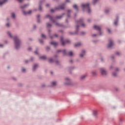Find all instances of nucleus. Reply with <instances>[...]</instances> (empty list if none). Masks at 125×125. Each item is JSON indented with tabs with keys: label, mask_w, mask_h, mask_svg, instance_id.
I'll return each instance as SVG.
<instances>
[{
	"label": "nucleus",
	"mask_w": 125,
	"mask_h": 125,
	"mask_svg": "<svg viewBox=\"0 0 125 125\" xmlns=\"http://www.w3.org/2000/svg\"><path fill=\"white\" fill-rule=\"evenodd\" d=\"M14 41H15V46L16 49H18L20 47V44L21 42H20V40L17 38V37H14Z\"/></svg>",
	"instance_id": "f257e3e1"
},
{
	"label": "nucleus",
	"mask_w": 125,
	"mask_h": 125,
	"mask_svg": "<svg viewBox=\"0 0 125 125\" xmlns=\"http://www.w3.org/2000/svg\"><path fill=\"white\" fill-rule=\"evenodd\" d=\"M82 7H83V9H84V8H86L87 10L88 11V13H89L90 12V9L89 8V3H87L86 4H82Z\"/></svg>",
	"instance_id": "f03ea898"
},
{
	"label": "nucleus",
	"mask_w": 125,
	"mask_h": 125,
	"mask_svg": "<svg viewBox=\"0 0 125 125\" xmlns=\"http://www.w3.org/2000/svg\"><path fill=\"white\" fill-rule=\"evenodd\" d=\"M63 37H61V42H62V45H65V43H69V42H71L69 40H66L65 41H63Z\"/></svg>",
	"instance_id": "7ed1b4c3"
},
{
	"label": "nucleus",
	"mask_w": 125,
	"mask_h": 125,
	"mask_svg": "<svg viewBox=\"0 0 125 125\" xmlns=\"http://www.w3.org/2000/svg\"><path fill=\"white\" fill-rule=\"evenodd\" d=\"M93 28L95 29V30H97L99 31L100 36H101L102 35V33L101 32V27L98 25H94Z\"/></svg>",
	"instance_id": "20e7f679"
},
{
	"label": "nucleus",
	"mask_w": 125,
	"mask_h": 125,
	"mask_svg": "<svg viewBox=\"0 0 125 125\" xmlns=\"http://www.w3.org/2000/svg\"><path fill=\"white\" fill-rule=\"evenodd\" d=\"M56 9H64V5L60 6L58 8H55V9H51L50 10V11L51 12H54V10H56Z\"/></svg>",
	"instance_id": "39448f33"
},
{
	"label": "nucleus",
	"mask_w": 125,
	"mask_h": 125,
	"mask_svg": "<svg viewBox=\"0 0 125 125\" xmlns=\"http://www.w3.org/2000/svg\"><path fill=\"white\" fill-rule=\"evenodd\" d=\"M46 18H49V19H50V20H51V21H52V22H53V23H55V21H54V20H53L52 19V17H51L50 15H47L45 17Z\"/></svg>",
	"instance_id": "423d86ee"
},
{
	"label": "nucleus",
	"mask_w": 125,
	"mask_h": 125,
	"mask_svg": "<svg viewBox=\"0 0 125 125\" xmlns=\"http://www.w3.org/2000/svg\"><path fill=\"white\" fill-rule=\"evenodd\" d=\"M101 72L102 75H103L104 76L107 75V72H106V70H105V69H104V68L101 69Z\"/></svg>",
	"instance_id": "0eeeda50"
},
{
	"label": "nucleus",
	"mask_w": 125,
	"mask_h": 125,
	"mask_svg": "<svg viewBox=\"0 0 125 125\" xmlns=\"http://www.w3.org/2000/svg\"><path fill=\"white\" fill-rule=\"evenodd\" d=\"M65 82H68V83H65L66 85H70L71 84V80L70 79L66 78H65Z\"/></svg>",
	"instance_id": "6e6552de"
},
{
	"label": "nucleus",
	"mask_w": 125,
	"mask_h": 125,
	"mask_svg": "<svg viewBox=\"0 0 125 125\" xmlns=\"http://www.w3.org/2000/svg\"><path fill=\"white\" fill-rule=\"evenodd\" d=\"M112 46H113V41H112V40H109L107 47H112Z\"/></svg>",
	"instance_id": "1a4fd4ad"
},
{
	"label": "nucleus",
	"mask_w": 125,
	"mask_h": 125,
	"mask_svg": "<svg viewBox=\"0 0 125 125\" xmlns=\"http://www.w3.org/2000/svg\"><path fill=\"white\" fill-rule=\"evenodd\" d=\"M22 13L24 15H27V14H31V13H32V11L29 10L27 13L25 12V11H23Z\"/></svg>",
	"instance_id": "9d476101"
},
{
	"label": "nucleus",
	"mask_w": 125,
	"mask_h": 125,
	"mask_svg": "<svg viewBox=\"0 0 125 125\" xmlns=\"http://www.w3.org/2000/svg\"><path fill=\"white\" fill-rule=\"evenodd\" d=\"M50 43L51 44H52V45H54V46H57V45H58V43L56 42H50Z\"/></svg>",
	"instance_id": "9b49d317"
},
{
	"label": "nucleus",
	"mask_w": 125,
	"mask_h": 125,
	"mask_svg": "<svg viewBox=\"0 0 125 125\" xmlns=\"http://www.w3.org/2000/svg\"><path fill=\"white\" fill-rule=\"evenodd\" d=\"M61 51L62 52L63 54H64V55H65L66 54V50H58L57 51V52H61Z\"/></svg>",
	"instance_id": "f8f14e48"
},
{
	"label": "nucleus",
	"mask_w": 125,
	"mask_h": 125,
	"mask_svg": "<svg viewBox=\"0 0 125 125\" xmlns=\"http://www.w3.org/2000/svg\"><path fill=\"white\" fill-rule=\"evenodd\" d=\"M84 53H85V51L83 50L82 51V53L80 55V57H83V55H84Z\"/></svg>",
	"instance_id": "ddd939ff"
},
{
	"label": "nucleus",
	"mask_w": 125,
	"mask_h": 125,
	"mask_svg": "<svg viewBox=\"0 0 125 125\" xmlns=\"http://www.w3.org/2000/svg\"><path fill=\"white\" fill-rule=\"evenodd\" d=\"M82 45V43H77L74 44V46L75 47H79V46H81Z\"/></svg>",
	"instance_id": "4468645a"
},
{
	"label": "nucleus",
	"mask_w": 125,
	"mask_h": 125,
	"mask_svg": "<svg viewBox=\"0 0 125 125\" xmlns=\"http://www.w3.org/2000/svg\"><path fill=\"white\" fill-rule=\"evenodd\" d=\"M63 15H65V14H62V16H58L56 17L57 19H61L63 17Z\"/></svg>",
	"instance_id": "2eb2a0df"
},
{
	"label": "nucleus",
	"mask_w": 125,
	"mask_h": 125,
	"mask_svg": "<svg viewBox=\"0 0 125 125\" xmlns=\"http://www.w3.org/2000/svg\"><path fill=\"white\" fill-rule=\"evenodd\" d=\"M42 1H41L40 2V4H39V10H42Z\"/></svg>",
	"instance_id": "dca6fc26"
},
{
	"label": "nucleus",
	"mask_w": 125,
	"mask_h": 125,
	"mask_svg": "<svg viewBox=\"0 0 125 125\" xmlns=\"http://www.w3.org/2000/svg\"><path fill=\"white\" fill-rule=\"evenodd\" d=\"M38 68V64H35L33 67V70L35 71Z\"/></svg>",
	"instance_id": "f3484780"
},
{
	"label": "nucleus",
	"mask_w": 125,
	"mask_h": 125,
	"mask_svg": "<svg viewBox=\"0 0 125 125\" xmlns=\"http://www.w3.org/2000/svg\"><path fill=\"white\" fill-rule=\"evenodd\" d=\"M39 58L40 59H43V60H45V59H46V57L44 56H42L40 57Z\"/></svg>",
	"instance_id": "a211bd4d"
},
{
	"label": "nucleus",
	"mask_w": 125,
	"mask_h": 125,
	"mask_svg": "<svg viewBox=\"0 0 125 125\" xmlns=\"http://www.w3.org/2000/svg\"><path fill=\"white\" fill-rule=\"evenodd\" d=\"M7 1V0H3L2 2H0V5H2L3 3H5Z\"/></svg>",
	"instance_id": "6ab92c4d"
},
{
	"label": "nucleus",
	"mask_w": 125,
	"mask_h": 125,
	"mask_svg": "<svg viewBox=\"0 0 125 125\" xmlns=\"http://www.w3.org/2000/svg\"><path fill=\"white\" fill-rule=\"evenodd\" d=\"M83 22V20H80V21H77V24H82Z\"/></svg>",
	"instance_id": "aec40b11"
},
{
	"label": "nucleus",
	"mask_w": 125,
	"mask_h": 125,
	"mask_svg": "<svg viewBox=\"0 0 125 125\" xmlns=\"http://www.w3.org/2000/svg\"><path fill=\"white\" fill-rule=\"evenodd\" d=\"M29 5L28 4H25L24 6H21V8H25L26 6H28Z\"/></svg>",
	"instance_id": "412c9836"
},
{
	"label": "nucleus",
	"mask_w": 125,
	"mask_h": 125,
	"mask_svg": "<svg viewBox=\"0 0 125 125\" xmlns=\"http://www.w3.org/2000/svg\"><path fill=\"white\" fill-rule=\"evenodd\" d=\"M73 8L76 9V10H78V6H77L76 4L73 5Z\"/></svg>",
	"instance_id": "4be33fe9"
},
{
	"label": "nucleus",
	"mask_w": 125,
	"mask_h": 125,
	"mask_svg": "<svg viewBox=\"0 0 125 125\" xmlns=\"http://www.w3.org/2000/svg\"><path fill=\"white\" fill-rule=\"evenodd\" d=\"M93 114L94 115V116H96V115H97V111L95 110L93 111Z\"/></svg>",
	"instance_id": "5701e85b"
},
{
	"label": "nucleus",
	"mask_w": 125,
	"mask_h": 125,
	"mask_svg": "<svg viewBox=\"0 0 125 125\" xmlns=\"http://www.w3.org/2000/svg\"><path fill=\"white\" fill-rule=\"evenodd\" d=\"M46 25H47V28H50V27H51V24H50V23H47Z\"/></svg>",
	"instance_id": "b1692460"
},
{
	"label": "nucleus",
	"mask_w": 125,
	"mask_h": 125,
	"mask_svg": "<svg viewBox=\"0 0 125 125\" xmlns=\"http://www.w3.org/2000/svg\"><path fill=\"white\" fill-rule=\"evenodd\" d=\"M68 55H69V56H72V55H73V52L70 51V52L68 53Z\"/></svg>",
	"instance_id": "393cba45"
},
{
	"label": "nucleus",
	"mask_w": 125,
	"mask_h": 125,
	"mask_svg": "<svg viewBox=\"0 0 125 125\" xmlns=\"http://www.w3.org/2000/svg\"><path fill=\"white\" fill-rule=\"evenodd\" d=\"M52 85H53V86H54V85H56V82H52Z\"/></svg>",
	"instance_id": "a878e982"
},
{
	"label": "nucleus",
	"mask_w": 125,
	"mask_h": 125,
	"mask_svg": "<svg viewBox=\"0 0 125 125\" xmlns=\"http://www.w3.org/2000/svg\"><path fill=\"white\" fill-rule=\"evenodd\" d=\"M48 62H49L50 63H51V62H53V60L52 59H49Z\"/></svg>",
	"instance_id": "bb28decb"
},
{
	"label": "nucleus",
	"mask_w": 125,
	"mask_h": 125,
	"mask_svg": "<svg viewBox=\"0 0 125 125\" xmlns=\"http://www.w3.org/2000/svg\"><path fill=\"white\" fill-rule=\"evenodd\" d=\"M12 17L13 19L15 18V14H14V13H12Z\"/></svg>",
	"instance_id": "cd10ccee"
},
{
	"label": "nucleus",
	"mask_w": 125,
	"mask_h": 125,
	"mask_svg": "<svg viewBox=\"0 0 125 125\" xmlns=\"http://www.w3.org/2000/svg\"><path fill=\"white\" fill-rule=\"evenodd\" d=\"M41 37L42 38H43V39H45L46 37H45V35H44V34H41Z\"/></svg>",
	"instance_id": "c85d7f7f"
},
{
	"label": "nucleus",
	"mask_w": 125,
	"mask_h": 125,
	"mask_svg": "<svg viewBox=\"0 0 125 125\" xmlns=\"http://www.w3.org/2000/svg\"><path fill=\"white\" fill-rule=\"evenodd\" d=\"M7 34L9 36L10 38H12V36H11V34L10 33V32H8Z\"/></svg>",
	"instance_id": "c756f323"
},
{
	"label": "nucleus",
	"mask_w": 125,
	"mask_h": 125,
	"mask_svg": "<svg viewBox=\"0 0 125 125\" xmlns=\"http://www.w3.org/2000/svg\"><path fill=\"white\" fill-rule=\"evenodd\" d=\"M86 76L85 75H83L81 77V80H83L84 78H85Z\"/></svg>",
	"instance_id": "7c9ffc66"
},
{
	"label": "nucleus",
	"mask_w": 125,
	"mask_h": 125,
	"mask_svg": "<svg viewBox=\"0 0 125 125\" xmlns=\"http://www.w3.org/2000/svg\"><path fill=\"white\" fill-rule=\"evenodd\" d=\"M114 25H117L118 24V20H116L114 22Z\"/></svg>",
	"instance_id": "2f4dec72"
},
{
	"label": "nucleus",
	"mask_w": 125,
	"mask_h": 125,
	"mask_svg": "<svg viewBox=\"0 0 125 125\" xmlns=\"http://www.w3.org/2000/svg\"><path fill=\"white\" fill-rule=\"evenodd\" d=\"M107 31L108 32V33H111V30H110V29L109 28L107 29Z\"/></svg>",
	"instance_id": "473e14b6"
},
{
	"label": "nucleus",
	"mask_w": 125,
	"mask_h": 125,
	"mask_svg": "<svg viewBox=\"0 0 125 125\" xmlns=\"http://www.w3.org/2000/svg\"><path fill=\"white\" fill-rule=\"evenodd\" d=\"M21 71H22V72H25L26 69L25 68H22Z\"/></svg>",
	"instance_id": "72a5a7b5"
},
{
	"label": "nucleus",
	"mask_w": 125,
	"mask_h": 125,
	"mask_svg": "<svg viewBox=\"0 0 125 125\" xmlns=\"http://www.w3.org/2000/svg\"><path fill=\"white\" fill-rule=\"evenodd\" d=\"M53 37H55L56 38H57V37H58V35H57V34H55L53 35Z\"/></svg>",
	"instance_id": "f704fd0d"
},
{
	"label": "nucleus",
	"mask_w": 125,
	"mask_h": 125,
	"mask_svg": "<svg viewBox=\"0 0 125 125\" xmlns=\"http://www.w3.org/2000/svg\"><path fill=\"white\" fill-rule=\"evenodd\" d=\"M39 42L41 43H42V42H43V41H42V40H39Z\"/></svg>",
	"instance_id": "c9c22d12"
},
{
	"label": "nucleus",
	"mask_w": 125,
	"mask_h": 125,
	"mask_svg": "<svg viewBox=\"0 0 125 125\" xmlns=\"http://www.w3.org/2000/svg\"><path fill=\"white\" fill-rule=\"evenodd\" d=\"M79 30V25H76V30L78 31Z\"/></svg>",
	"instance_id": "e433bc0d"
},
{
	"label": "nucleus",
	"mask_w": 125,
	"mask_h": 125,
	"mask_svg": "<svg viewBox=\"0 0 125 125\" xmlns=\"http://www.w3.org/2000/svg\"><path fill=\"white\" fill-rule=\"evenodd\" d=\"M56 26H60V24L58 23V22L55 23Z\"/></svg>",
	"instance_id": "4c0bfd02"
},
{
	"label": "nucleus",
	"mask_w": 125,
	"mask_h": 125,
	"mask_svg": "<svg viewBox=\"0 0 125 125\" xmlns=\"http://www.w3.org/2000/svg\"><path fill=\"white\" fill-rule=\"evenodd\" d=\"M17 0L19 2H22L24 0Z\"/></svg>",
	"instance_id": "58836bf2"
},
{
	"label": "nucleus",
	"mask_w": 125,
	"mask_h": 125,
	"mask_svg": "<svg viewBox=\"0 0 125 125\" xmlns=\"http://www.w3.org/2000/svg\"><path fill=\"white\" fill-rule=\"evenodd\" d=\"M116 55H120V52H117L116 53Z\"/></svg>",
	"instance_id": "ea45409f"
},
{
	"label": "nucleus",
	"mask_w": 125,
	"mask_h": 125,
	"mask_svg": "<svg viewBox=\"0 0 125 125\" xmlns=\"http://www.w3.org/2000/svg\"><path fill=\"white\" fill-rule=\"evenodd\" d=\"M105 13H108L109 12V10H105Z\"/></svg>",
	"instance_id": "a19ab883"
},
{
	"label": "nucleus",
	"mask_w": 125,
	"mask_h": 125,
	"mask_svg": "<svg viewBox=\"0 0 125 125\" xmlns=\"http://www.w3.org/2000/svg\"><path fill=\"white\" fill-rule=\"evenodd\" d=\"M113 76H114V77H116V76H117V73H113Z\"/></svg>",
	"instance_id": "79ce46f5"
},
{
	"label": "nucleus",
	"mask_w": 125,
	"mask_h": 125,
	"mask_svg": "<svg viewBox=\"0 0 125 125\" xmlns=\"http://www.w3.org/2000/svg\"><path fill=\"white\" fill-rule=\"evenodd\" d=\"M6 27H9V23H7L6 24Z\"/></svg>",
	"instance_id": "37998d69"
},
{
	"label": "nucleus",
	"mask_w": 125,
	"mask_h": 125,
	"mask_svg": "<svg viewBox=\"0 0 125 125\" xmlns=\"http://www.w3.org/2000/svg\"><path fill=\"white\" fill-rule=\"evenodd\" d=\"M31 49H32V48H31V47H29V48H28V50L29 51H30V50H31Z\"/></svg>",
	"instance_id": "c03bdc74"
},
{
	"label": "nucleus",
	"mask_w": 125,
	"mask_h": 125,
	"mask_svg": "<svg viewBox=\"0 0 125 125\" xmlns=\"http://www.w3.org/2000/svg\"><path fill=\"white\" fill-rule=\"evenodd\" d=\"M81 25L82 26V27H84L85 26L84 23H82Z\"/></svg>",
	"instance_id": "a18cd8bd"
},
{
	"label": "nucleus",
	"mask_w": 125,
	"mask_h": 125,
	"mask_svg": "<svg viewBox=\"0 0 125 125\" xmlns=\"http://www.w3.org/2000/svg\"><path fill=\"white\" fill-rule=\"evenodd\" d=\"M40 16H41L40 15H37V18L38 19L40 18Z\"/></svg>",
	"instance_id": "49530a36"
},
{
	"label": "nucleus",
	"mask_w": 125,
	"mask_h": 125,
	"mask_svg": "<svg viewBox=\"0 0 125 125\" xmlns=\"http://www.w3.org/2000/svg\"><path fill=\"white\" fill-rule=\"evenodd\" d=\"M85 33H84V32H82L81 33L82 35H84Z\"/></svg>",
	"instance_id": "de8ad7c7"
},
{
	"label": "nucleus",
	"mask_w": 125,
	"mask_h": 125,
	"mask_svg": "<svg viewBox=\"0 0 125 125\" xmlns=\"http://www.w3.org/2000/svg\"><path fill=\"white\" fill-rule=\"evenodd\" d=\"M3 46V45L0 44V47H2Z\"/></svg>",
	"instance_id": "09e8293b"
},
{
	"label": "nucleus",
	"mask_w": 125,
	"mask_h": 125,
	"mask_svg": "<svg viewBox=\"0 0 125 125\" xmlns=\"http://www.w3.org/2000/svg\"><path fill=\"white\" fill-rule=\"evenodd\" d=\"M34 53H35V54H38V52L35 51V52H34Z\"/></svg>",
	"instance_id": "8fccbe9b"
},
{
	"label": "nucleus",
	"mask_w": 125,
	"mask_h": 125,
	"mask_svg": "<svg viewBox=\"0 0 125 125\" xmlns=\"http://www.w3.org/2000/svg\"><path fill=\"white\" fill-rule=\"evenodd\" d=\"M46 49H47V50H48V49H49V47H47Z\"/></svg>",
	"instance_id": "3c124183"
},
{
	"label": "nucleus",
	"mask_w": 125,
	"mask_h": 125,
	"mask_svg": "<svg viewBox=\"0 0 125 125\" xmlns=\"http://www.w3.org/2000/svg\"><path fill=\"white\" fill-rule=\"evenodd\" d=\"M66 2H69L70 1L69 0H66Z\"/></svg>",
	"instance_id": "603ef678"
},
{
	"label": "nucleus",
	"mask_w": 125,
	"mask_h": 125,
	"mask_svg": "<svg viewBox=\"0 0 125 125\" xmlns=\"http://www.w3.org/2000/svg\"><path fill=\"white\" fill-rule=\"evenodd\" d=\"M69 62H70V63H72V62H73V61L70 60V61H69Z\"/></svg>",
	"instance_id": "864d4df0"
},
{
	"label": "nucleus",
	"mask_w": 125,
	"mask_h": 125,
	"mask_svg": "<svg viewBox=\"0 0 125 125\" xmlns=\"http://www.w3.org/2000/svg\"><path fill=\"white\" fill-rule=\"evenodd\" d=\"M46 6H49V4H46Z\"/></svg>",
	"instance_id": "5fc2aeb1"
},
{
	"label": "nucleus",
	"mask_w": 125,
	"mask_h": 125,
	"mask_svg": "<svg viewBox=\"0 0 125 125\" xmlns=\"http://www.w3.org/2000/svg\"><path fill=\"white\" fill-rule=\"evenodd\" d=\"M70 12H71V11L70 10H67L68 13Z\"/></svg>",
	"instance_id": "6e6d98bb"
},
{
	"label": "nucleus",
	"mask_w": 125,
	"mask_h": 125,
	"mask_svg": "<svg viewBox=\"0 0 125 125\" xmlns=\"http://www.w3.org/2000/svg\"><path fill=\"white\" fill-rule=\"evenodd\" d=\"M58 62H59L58 61H56V64H58Z\"/></svg>",
	"instance_id": "4d7b16f0"
},
{
	"label": "nucleus",
	"mask_w": 125,
	"mask_h": 125,
	"mask_svg": "<svg viewBox=\"0 0 125 125\" xmlns=\"http://www.w3.org/2000/svg\"><path fill=\"white\" fill-rule=\"evenodd\" d=\"M116 71H119V68H116Z\"/></svg>",
	"instance_id": "13d9d810"
},
{
	"label": "nucleus",
	"mask_w": 125,
	"mask_h": 125,
	"mask_svg": "<svg viewBox=\"0 0 125 125\" xmlns=\"http://www.w3.org/2000/svg\"><path fill=\"white\" fill-rule=\"evenodd\" d=\"M37 22H38V23H40V20H38Z\"/></svg>",
	"instance_id": "bf43d9fd"
},
{
	"label": "nucleus",
	"mask_w": 125,
	"mask_h": 125,
	"mask_svg": "<svg viewBox=\"0 0 125 125\" xmlns=\"http://www.w3.org/2000/svg\"><path fill=\"white\" fill-rule=\"evenodd\" d=\"M95 36H96V34L93 35V37H95Z\"/></svg>",
	"instance_id": "052dcab7"
},
{
	"label": "nucleus",
	"mask_w": 125,
	"mask_h": 125,
	"mask_svg": "<svg viewBox=\"0 0 125 125\" xmlns=\"http://www.w3.org/2000/svg\"><path fill=\"white\" fill-rule=\"evenodd\" d=\"M25 63H28V61H25Z\"/></svg>",
	"instance_id": "680f3d73"
},
{
	"label": "nucleus",
	"mask_w": 125,
	"mask_h": 125,
	"mask_svg": "<svg viewBox=\"0 0 125 125\" xmlns=\"http://www.w3.org/2000/svg\"><path fill=\"white\" fill-rule=\"evenodd\" d=\"M67 17H70V15H67Z\"/></svg>",
	"instance_id": "e2e57ef3"
},
{
	"label": "nucleus",
	"mask_w": 125,
	"mask_h": 125,
	"mask_svg": "<svg viewBox=\"0 0 125 125\" xmlns=\"http://www.w3.org/2000/svg\"><path fill=\"white\" fill-rule=\"evenodd\" d=\"M97 1V0H94V2H95V1Z\"/></svg>",
	"instance_id": "0e129e2a"
},
{
	"label": "nucleus",
	"mask_w": 125,
	"mask_h": 125,
	"mask_svg": "<svg viewBox=\"0 0 125 125\" xmlns=\"http://www.w3.org/2000/svg\"><path fill=\"white\" fill-rule=\"evenodd\" d=\"M50 38H51V39H53V37H51H51H50Z\"/></svg>",
	"instance_id": "69168bd1"
},
{
	"label": "nucleus",
	"mask_w": 125,
	"mask_h": 125,
	"mask_svg": "<svg viewBox=\"0 0 125 125\" xmlns=\"http://www.w3.org/2000/svg\"><path fill=\"white\" fill-rule=\"evenodd\" d=\"M93 75H95V72H93Z\"/></svg>",
	"instance_id": "338daca9"
},
{
	"label": "nucleus",
	"mask_w": 125,
	"mask_h": 125,
	"mask_svg": "<svg viewBox=\"0 0 125 125\" xmlns=\"http://www.w3.org/2000/svg\"><path fill=\"white\" fill-rule=\"evenodd\" d=\"M69 34H70V35H72V33H71V32H69Z\"/></svg>",
	"instance_id": "774afa93"
}]
</instances>
